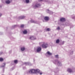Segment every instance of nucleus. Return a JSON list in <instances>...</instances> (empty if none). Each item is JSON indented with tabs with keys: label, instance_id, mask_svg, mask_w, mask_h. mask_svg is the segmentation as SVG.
Returning <instances> with one entry per match:
<instances>
[{
	"label": "nucleus",
	"instance_id": "8",
	"mask_svg": "<svg viewBox=\"0 0 75 75\" xmlns=\"http://www.w3.org/2000/svg\"><path fill=\"white\" fill-rule=\"evenodd\" d=\"M25 17L24 16H21L18 17V19H24Z\"/></svg>",
	"mask_w": 75,
	"mask_h": 75
},
{
	"label": "nucleus",
	"instance_id": "36",
	"mask_svg": "<svg viewBox=\"0 0 75 75\" xmlns=\"http://www.w3.org/2000/svg\"><path fill=\"white\" fill-rule=\"evenodd\" d=\"M48 0H46V1H47Z\"/></svg>",
	"mask_w": 75,
	"mask_h": 75
},
{
	"label": "nucleus",
	"instance_id": "5",
	"mask_svg": "<svg viewBox=\"0 0 75 75\" xmlns=\"http://www.w3.org/2000/svg\"><path fill=\"white\" fill-rule=\"evenodd\" d=\"M41 51V48L40 47H39L37 49V51L38 52H40Z\"/></svg>",
	"mask_w": 75,
	"mask_h": 75
},
{
	"label": "nucleus",
	"instance_id": "11",
	"mask_svg": "<svg viewBox=\"0 0 75 75\" xmlns=\"http://www.w3.org/2000/svg\"><path fill=\"white\" fill-rule=\"evenodd\" d=\"M67 71L69 72H72V69H67Z\"/></svg>",
	"mask_w": 75,
	"mask_h": 75
},
{
	"label": "nucleus",
	"instance_id": "31",
	"mask_svg": "<svg viewBox=\"0 0 75 75\" xmlns=\"http://www.w3.org/2000/svg\"><path fill=\"white\" fill-rule=\"evenodd\" d=\"M2 34H3V33L0 32V35H2Z\"/></svg>",
	"mask_w": 75,
	"mask_h": 75
},
{
	"label": "nucleus",
	"instance_id": "27",
	"mask_svg": "<svg viewBox=\"0 0 75 75\" xmlns=\"http://www.w3.org/2000/svg\"><path fill=\"white\" fill-rule=\"evenodd\" d=\"M55 57L56 58H58V55H55Z\"/></svg>",
	"mask_w": 75,
	"mask_h": 75
},
{
	"label": "nucleus",
	"instance_id": "29",
	"mask_svg": "<svg viewBox=\"0 0 75 75\" xmlns=\"http://www.w3.org/2000/svg\"><path fill=\"white\" fill-rule=\"evenodd\" d=\"M16 26H17L16 25H15L13 26V28H14L15 27H16Z\"/></svg>",
	"mask_w": 75,
	"mask_h": 75
},
{
	"label": "nucleus",
	"instance_id": "17",
	"mask_svg": "<svg viewBox=\"0 0 75 75\" xmlns=\"http://www.w3.org/2000/svg\"><path fill=\"white\" fill-rule=\"evenodd\" d=\"M59 42V40L57 39L56 41V43H58Z\"/></svg>",
	"mask_w": 75,
	"mask_h": 75
},
{
	"label": "nucleus",
	"instance_id": "18",
	"mask_svg": "<svg viewBox=\"0 0 75 75\" xmlns=\"http://www.w3.org/2000/svg\"><path fill=\"white\" fill-rule=\"evenodd\" d=\"M21 51H24V50H25V48L24 47H22L21 49Z\"/></svg>",
	"mask_w": 75,
	"mask_h": 75
},
{
	"label": "nucleus",
	"instance_id": "33",
	"mask_svg": "<svg viewBox=\"0 0 75 75\" xmlns=\"http://www.w3.org/2000/svg\"><path fill=\"white\" fill-rule=\"evenodd\" d=\"M2 16V14L1 13H0V17H1Z\"/></svg>",
	"mask_w": 75,
	"mask_h": 75
},
{
	"label": "nucleus",
	"instance_id": "10",
	"mask_svg": "<svg viewBox=\"0 0 75 75\" xmlns=\"http://www.w3.org/2000/svg\"><path fill=\"white\" fill-rule=\"evenodd\" d=\"M24 64L25 65H30V64H31L30 63L27 62H25L24 63Z\"/></svg>",
	"mask_w": 75,
	"mask_h": 75
},
{
	"label": "nucleus",
	"instance_id": "30",
	"mask_svg": "<svg viewBox=\"0 0 75 75\" xmlns=\"http://www.w3.org/2000/svg\"><path fill=\"white\" fill-rule=\"evenodd\" d=\"M53 13H52V11H51L50 12V14H52Z\"/></svg>",
	"mask_w": 75,
	"mask_h": 75
},
{
	"label": "nucleus",
	"instance_id": "15",
	"mask_svg": "<svg viewBox=\"0 0 75 75\" xmlns=\"http://www.w3.org/2000/svg\"><path fill=\"white\" fill-rule=\"evenodd\" d=\"M31 23H36V21H34L33 20H31Z\"/></svg>",
	"mask_w": 75,
	"mask_h": 75
},
{
	"label": "nucleus",
	"instance_id": "13",
	"mask_svg": "<svg viewBox=\"0 0 75 75\" xmlns=\"http://www.w3.org/2000/svg\"><path fill=\"white\" fill-rule=\"evenodd\" d=\"M39 71L37 73H38L39 74H40V75H42V72H41V71H40V70H39Z\"/></svg>",
	"mask_w": 75,
	"mask_h": 75
},
{
	"label": "nucleus",
	"instance_id": "12",
	"mask_svg": "<svg viewBox=\"0 0 75 75\" xmlns=\"http://www.w3.org/2000/svg\"><path fill=\"white\" fill-rule=\"evenodd\" d=\"M57 64L59 66H61V63L60 62H58Z\"/></svg>",
	"mask_w": 75,
	"mask_h": 75
},
{
	"label": "nucleus",
	"instance_id": "22",
	"mask_svg": "<svg viewBox=\"0 0 75 75\" xmlns=\"http://www.w3.org/2000/svg\"><path fill=\"white\" fill-rule=\"evenodd\" d=\"M14 62L15 64H17V62H18V61H17V60H15L14 61Z\"/></svg>",
	"mask_w": 75,
	"mask_h": 75
},
{
	"label": "nucleus",
	"instance_id": "24",
	"mask_svg": "<svg viewBox=\"0 0 75 75\" xmlns=\"http://www.w3.org/2000/svg\"><path fill=\"white\" fill-rule=\"evenodd\" d=\"M24 27V25H21V28H23V27Z\"/></svg>",
	"mask_w": 75,
	"mask_h": 75
},
{
	"label": "nucleus",
	"instance_id": "4",
	"mask_svg": "<svg viewBox=\"0 0 75 75\" xmlns=\"http://www.w3.org/2000/svg\"><path fill=\"white\" fill-rule=\"evenodd\" d=\"M47 57H48V55H52V53H50L49 52H47L46 54Z\"/></svg>",
	"mask_w": 75,
	"mask_h": 75
},
{
	"label": "nucleus",
	"instance_id": "26",
	"mask_svg": "<svg viewBox=\"0 0 75 75\" xmlns=\"http://www.w3.org/2000/svg\"><path fill=\"white\" fill-rule=\"evenodd\" d=\"M34 38V36L31 35L30 36V38Z\"/></svg>",
	"mask_w": 75,
	"mask_h": 75
},
{
	"label": "nucleus",
	"instance_id": "1",
	"mask_svg": "<svg viewBox=\"0 0 75 75\" xmlns=\"http://www.w3.org/2000/svg\"><path fill=\"white\" fill-rule=\"evenodd\" d=\"M39 71L38 69H36L35 70L34 69H31L28 71H27V74H34V73L37 74V73L38 72H39Z\"/></svg>",
	"mask_w": 75,
	"mask_h": 75
},
{
	"label": "nucleus",
	"instance_id": "19",
	"mask_svg": "<svg viewBox=\"0 0 75 75\" xmlns=\"http://www.w3.org/2000/svg\"><path fill=\"white\" fill-rule=\"evenodd\" d=\"M25 1L26 3H29L30 2V0H25Z\"/></svg>",
	"mask_w": 75,
	"mask_h": 75
},
{
	"label": "nucleus",
	"instance_id": "32",
	"mask_svg": "<svg viewBox=\"0 0 75 75\" xmlns=\"http://www.w3.org/2000/svg\"><path fill=\"white\" fill-rule=\"evenodd\" d=\"M39 1H42V0H38Z\"/></svg>",
	"mask_w": 75,
	"mask_h": 75
},
{
	"label": "nucleus",
	"instance_id": "25",
	"mask_svg": "<svg viewBox=\"0 0 75 75\" xmlns=\"http://www.w3.org/2000/svg\"><path fill=\"white\" fill-rule=\"evenodd\" d=\"M3 59L1 58H0V61H3Z\"/></svg>",
	"mask_w": 75,
	"mask_h": 75
},
{
	"label": "nucleus",
	"instance_id": "2",
	"mask_svg": "<svg viewBox=\"0 0 75 75\" xmlns=\"http://www.w3.org/2000/svg\"><path fill=\"white\" fill-rule=\"evenodd\" d=\"M40 46H42L43 48H46L48 47V44L45 43L44 42H41L39 43Z\"/></svg>",
	"mask_w": 75,
	"mask_h": 75
},
{
	"label": "nucleus",
	"instance_id": "14",
	"mask_svg": "<svg viewBox=\"0 0 75 75\" xmlns=\"http://www.w3.org/2000/svg\"><path fill=\"white\" fill-rule=\"evenodd\" d=\"M30 40H36V38H29Z\"/></svg>",
	"mask_w": 75,
	"mask_h": 75
},
{
	"label": "nucleus",
	"instance_id": "3",
	"mask_svg": "<svg viewBox=\"0 0 75 75\" xmlns=\"http://www.w3.org/2000/svg\"><path fill=\"white\" fill-rule=\"evenodd\" d=\"M40 6H41L40 4L37 3L35 5L33 6V8H38V7H40Z\"/></svg>",
	"mask_w": 75,
	"mask_h": 75
},
{
	"label": "nucleus",
	"instance_id": "16",
	"mask_svg": "<svg viewBox=\"0 0 75 75\" xmlns=\"http://www.w3.org/2000/svg\"><path fill=\"white\" fill-rule=\"evenodd\" d=\"M23 34H27V31L26 30H25L24 31H23Z\"/></svg>",
	"mask_w": 75,
	"mask_h": 75
},
{
	"label": "nucleus",
	"instance_id": "21",
	"mask_svg": "<svg viewBox=\"0 0 75 75\" xmlns=\"http://www.w3.org/2000/svg\"><path fill=\"white\" fill-rule=\"evenodd\" d=\"M5 65H6V63H4L3 64V66L2 67H5Z\"/></svg>",
	"mask_w": 75,
	"mask_h": 75
},
{
	"label": "nucleus",
	"instance_id": "37",
	"mask_svg": "<svg viewBox=\"0 0 75 75\" xmlns=\"http://www.w3.org/2000/svg\"><path fill=\"white\" fill-rule=\"evenodd\" d=\"M48 10V11H50L49 10Z\"/></svg>",
	"mask_w": 75,
	"mask_h": 75
},
{
	"label": "nucleus",
	"instance_id": "6",
	"mask_svg": "<svg viewBox=\"0 0 75 75\" xmlns=\"http://www.w3.org/2000/svg\"><path fill=\"white\" fill-rule=\"evenodd\" d=\"M11 1H12V0H10V1L9 0H7L5 1V3H6V4H8L10 3Z\"/></svg>",
	"mask_w": 75,
	"mask_h": 75
},
{
	"label": "nucleus",
	"instance_id": "35",
	"mask_svg": "<svg viewBox=\"0 0 75 75\" xmlns=\"http://www.w3.org/2000/svg\"><path fill=\"white\" fill-rule=\"evenodd\" d=\"M71 54H73V51H72Z\"/></svg>",
	"mask_w": 75,
	"mask_h": 75
},
{
	"label": "nucleus",
	"instance_id": "34",
	"mask_svg": "<svg viewBox=\"0 0 75 75\" xmlns=\"http://www.w3.org/2000/svg\"><path fill=\"white\" fill-rule=\"evenodd\" d=\"M64 41H63V42H62V44H64Z\"/></svg>",
	"mask_w": 75,
	"mask_h": 75
},
{
	"label": "nucleus",
	"instance_id": "7",
	"mask_svg": "<svg viewBox=\"0 0 75 75\" xmlns=\"http://www.w3.org/2000/svg\"><path fill=\"white\" fill-rule=\"evenodd\" d=\"M44 19L45 20V21H48V20H49V19H50V18H49V17L48 16H45V17L44 18Z\"/></svg>",
	"mask_w": 75,
	"mask_h": 75
},
{
	"label": "nucleus",
	"instance_id": "9",
	"mask_svg": "<svg viewBox=\"0 0 75 75\" xmlns=\"http://www.w3.org/2000/svg\"><path fill=\"white\" fill-rule=\"evenodd\" d=\"M65 21V19L64 18H62L60 19L61 21Z\"/></svg>",
	"mask_w": 75,
	"mask_h": 75
},
{
	"label": "nucleus",
	"instance_id": "28",
	"mask_svg": "<svg viewBox=\"0 0 75 75\" xmlns=\"http://www.w3.org/2000/svg\"><path fill=\"white\" fill-rule=\"evenodd\" d=\"M57 29V30H60V28L59 26H58Z\"/></svg>",
	"mask_w": 75,
	"mask_h": 75
},
{
	"label": "nucleus",
	"instance_id": "20",
	"mask_svg": "<svg viewBox=\"0 0 75 75\" xmlns=\"http://www.w3.org/2000/svg\"><path fill=\"white\" fill-rule=\"evenodd\" d=\"M57 62H58V60H56L53 62V63L54 64H56Z\"/></svg>",
	"mask_w": 75,
	"mask_h": 75
},
{
	"label": "nucleus",
	"instance_id": "23",
	"mask_svg": "<svg viewBox=\"0 0 75 75\" xmlns=\"http://www.w3.org/2000/svg\"><path fill=\"white\" fill-rule=\"evenodd\" d=\"M47 31H50L51 30L50 29V28H47L46 30Z\"/></svg>",
	"mask_w": 75,
	"mask_h": 75
}]
</instances>
